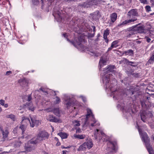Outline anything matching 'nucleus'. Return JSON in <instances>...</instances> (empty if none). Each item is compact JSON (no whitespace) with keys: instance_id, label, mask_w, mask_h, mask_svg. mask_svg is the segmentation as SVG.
<instances>
[{"instance_id":"12","label":"nucleus","mask_w":154,"mask_h":154,"mask_svg":"<svg viewBox=\"0 0 154 154\" xmlns=\"http://www.w3.org/2000/svg\"><path fill=\"white\" fill-rule=\"evenodd\" d=\"M83 38V37H82V38L81 37H79L78 38V41H76V43L74 42H73L70 41L68 39H67V40L69 41V42L74 46L77 47V46H81V42H82L84 40V39Z\"/></svg>"},{"instance_id":"8","label":"nucleus","mask_w":154,"mask_h":154,"mask_svg":"<svg viewBox=\"0 0 154 154\" xmlns=\"http://www.w3.org/2000/svg\"><path fill=\"white\" fill-rule=\"evenodd\" d=\"M128 17H129V20H134L136 19V21L137 20L135 17L138 16V14L137 9H132L130 10L127 14Z\"/></svg>"},{"instance_id":"20","label":"nucleus","mask_w":154,"mask_h":154,"mask_svg":"<svg viewBox=\"0 0 154 154\" xmlns=\"http://www.w3.org/2000/svg\"><path fill=\"white\" fill-rule=\"evenodd\" d=\"M84 144H85V145L86 148H88V149H90L93 146V143L91 139L89 140L87 142L84 143Z\"/></svg>"},{"instance_id":"1","label":"nucleus","mask_w":154,"mask_h":154,"mask_svg":"<svg viewBox=\"0 0 154 154\" xmlns=\"http://www.w3.org/2000/svg\"><path fill=\"white\" fill-rule=\"evenodd\" d=\"M114 68L115 66H114L109 65L108 67L104 68V70H103L104 73L102 75V78L103 82L106 85V87L107 88L108 87L112 93L115 92L116 93L114 94L113 97H115L117 98L118 97L117 96L118 92L116 93V91H117V89H119V88L116 84L115 79L113 81L114 82L111 83L110 86H109L108 84L110 80V77L112 75V74L109 73L112 72L114 71Z\"/></svg>"},{"instance_id":"19","label":"nucleus","mask_w":154,"mask_h":154,"mask_svg":"<svg viewBox=\"0 0 154 154\" xmlns=\"http://www.w3.org/2000/svg\"><path fill=\"white\" fill-rule=\"evenodd\" d=\"M140 116L141 118V119L144 122H146V119L147 118V113L144 111H143L140 112Z\"/></svg>"},{"instance_id":"46","label":"nucleus","mask_w":154,"mask_h":154,"mask_svg":"<svg viewBox=\"0 0 154 154\" xmlns=\"http://www.w3.org/2000/svg\"><path fill=\"white\" fill-rule=\"evenodd\" d=\"M2 152V151L0 149V154H5L6 153H8L11 152V151H10V150L9 151H4L3 152Z\"/></svg>"},{"instance_id":"44","label":"nucleus","mask_w":154,"mask_h":154,"mask_svg":"<svg viewBox=\"0 0 154 154\" xmlns=\"http://www.w3.org/2000/svg\"><path fill=\"white\" fill-rule=\"evenodd\" d=\"M32 99L31 97V94H29L28 95V98L27 100L28 101H30Z\"/></svg>"},{"instance_id":"11","label":"nucleus","mask_w":154,"mask_h":154,"mask_svg":"<svg viewBox=\"0 0 154 154\" xmlns=\"http://www.w3.org/2000/svg\"><path fill=\"white\" fill-rule=\"evenodd\" d=\"M0 130L2 131L3 138L5 139V138L7 137L9 133L8 128L6 127L4 129H3L2 127H0Z\"/></svg>"},{"instance_id":"62","label":"nucleus","mask_w":154,"mask_h":154,"mask_svg":"<svg viewBox=\"0 0 154 154\" xmlns=\"http://www.w3.org/2000/svg\"><path fill=\"white\" fill-rule=\"evenodd\" d=\"M149 114L150 117H151L153 116L151 112H149Z\"/></svg>"},{"instance_id":"53","label":"nucleus","mask_w":154,"mask_h":154,"mask_svg":"<svg viewBox=\"0 0 154 154\" xmlns=\"http://www.w3.org/2000/svg\"><path fill=\"white\" fill-rule=\"evenodd\" d=\"M94 33H89L88 35V36L89 37H92L94 36Z\"/></svg>"},{"instance_id":"36","label":"nucleus","mask_w":154,"mask_h":154,"mask_svg":"<svg viewBox=\"0 0 154 154\" xmlns=\"http://www.w3.org/2000/svg\"><path fill=\"white\" fill-rule=\"evenodd\" d=\"M120 63H124L128 64L129 61L126 58H123L122 60L120 61Z\"/></svg>"},{"instance_id":"33","label":"nucleus","mask_w":154,"mask_h":154,"mask_svg":"<svg viewBox=\"0 0 154 154\" xmlns=\"http://www.w3.org/2000/svg\"><path fill=\"white\" fill-rule=\"evenodd\" d=\"M119 42L118 40L115 41L112 43L111 45L114 48H116L118 46L117 44Z\"/></svg>"},{"instance_id":"50","label":"nucleus","mask_w":154,"mask_h":154,"mask_svg":"<svg viewBox=\"0 0 154 154\" xmlns=\"http://www.w3.org/2000/svg\"><path fill=\"white\" fill-rule=\"evenodd\" d=\"M45 111L47 112H51L53 111L52 109L49 108L46 109H45Z\"/></svg>"},{"instance_id":"29","label":"nucleus","mask_w":154,"mask_h":154,"mask_svg":"<svg viewBox=\"0 0 154 154\" xmlns=\"http://www.w3.org/2000/svg\"><path fill=\"white\" fill-rule=\"evenodd\" d=\"M141 105L142 108L144 109H146L147 108V106L145 103V101L144 100L140 101Z\"/></svg>"},{"instance_id":"45","label":"nucleus","mask_w":154,"mask_h":154,"mask_svg":"<svg viewBox=\"0 0 154 154\" xmlns=\"http://www.w3.org/2000/svg\"><path fill=\"white\" fill-rule=\"evenodd\" d=\"M140 2L144 4H148V2L147 0H139Z\"/></svg>"},{"instance_id":"60","label":"nucleus","mask_w":154,"mask_h":154,"mask_svg":"<svg viewBox=\"0 0 154 154\" xmlns=\"http://www.w3.org/2000/svg\"><path fill=\"white\" fill-rule=\"evenodd\" d=\"M63 36L65 37V38H67V35H66V33H63Z\"/></svg>"},{"instance_id":"28","label":"nucleus","mask_w":154,"mask_h":154,"mask_svg":"<svg viewBox=\"0 0 154 154\" xmlns=\"http://www.w3.org/2000/svg\"><path fill=\"white\" fill-rule=\"evenodd\" d=\"M58 134L60 136L62 139H65L67 137V135L65 133L60 132Z\"/></svg>"},{"instance_id":"27","label":"nucleus","mask_w":154,"mask_h":154,"mask_svg":"<svg viewBox=\"0 0 154 154\" xmlns=\"http://www.w3.org/2000/svg\"><path fill=\"white\" fill-rule=\"evenodd\" d=\"M26 126V124H22V123H21V125L20 127V128L22 131V134L24 132V131L25 130Z\"/></svg>"},{"instance_id":"54","label":"nucleus","mask_w":154,"mask_h":154,"mask_svg":"<svg viewBox=\"0 0 154 154\" xmlns=\"http://www.w3.org/2000/svg\"><path fill=\"white\" fill-rule=\"evenodd\" d=\"M130 63H131V64H135V63L134 62H131V61H129V62H128V65H130ZM130 65L131 66H135L134 65H132L131 64H130Z\"/></svg>"},{"instance_id":"51","label":"nucleus","mask_w":154,"mask_h":154,"mask_svg":"<svg viewBox=\"0 0 154 154\" xmlns=\"http://www.w3.org/2000/svg\"><path fill=\"white\" fill-rule=\"evenodd\" d=\"M134 76V77H138V76H139V74H138V73H133V75H132Z\"/></svg>"},{"instance_id":"18","label":"nucleus","mask_w":154,"mask_h":154,"mask_svg":"<svg viewBox=\"0 0 154 154\" xmlns=\"http://www.w3.org/2000/svg\"><path fill=\"white\" fill-rule=\"evenodd\" d=\"M18 82L23 86H27L28 84V81L25 79H21L19 80Z\"/></svg>"},{"instance_id":"9","label":"nucleus","mask_w":154,"mask_h":154,"mask_svg":"<svg viewBox=\"0 0 154 154\" xmlns=\"http://www.w3.org/2000/svg\"><path fill=\"white\" fill-rule=\"evenodd\" d=\"M108 145L109 146L108 147L107 150L108 151L107 153L108 154H111L113 151H115V146L114 144L112 142H109Z\"/></svg>"},{"instance_id":"55","label":"nucleus","mask_w":154,"mask_h":154,"mask_svg":"<svg viewBox=\"0 0 154 154\" xmlns=\"http://www.w3.org/2000/svg\"><path fill=\"white\" fill-rule=\"evenodd\" d=\"M12 72L11 71H7L6 73V75H10V74H11Z\"/></svg>"},{"instance_id":"40","label":"nucleus","mask_w":154,"mask_h":154,"mask_svg":"<svg viewBox=\"0 0 154 154\" xmlns=\"http://www.w3.org/2000/svg\"><path fill=\"white\" fill-rule=\"evenodd\" d=\"M56 100L55 102V103L57 104L60 103V99L58 97H56Z\"/></svg>"},{"instance_id":"35","label":"nucleus","mask_w":154,"mask_h":154,"mask_svg":"<svg viewBox=\"0 0 154 154\" xmlns=\"http://www.w3.org/2000/svg\"><path fill=\"white\" fill-rule=\"evenodd\" d=\"M73 123L74 126H79L80 125L79 123V121L76 120H75L73 121Z\"/></svg>"},{"instance_id":"24","label":"nucleus","mask_w":154,"mask_h":154,"mask_svg":"<svg viewBox=\"0 0 154 154\" xmlns=\"http://www.w3.org/2000/svg\"><path fill=\"white\" fill-rule=\"evenodd\" d=\"M21 143L19 141H15L12 143V146L15 148H18L20 147Z\"/></svg>"},{"instance_id":"43","label":"nucleus","mask_w":154,"mask_h":154,"mask_svg":"<svg viewBox=\"0 0 154 154\" xmlns=\"http://www.w3.org/2000/svg\"><path fill=\"white\" fill-rule=\"evenodd\" d=\"M109 34V31L108 29H106L103 35L107 36Z\"/></svg>"},{"instance_id":"10","label":"nucleus","mask_w":154,"mask_h":154,"mask_svg":"<svg viewBox=\"0 0 154 154\" xmlns=\"http://www.w3.org/2000/svg\"><path fill=\"white\" fill-rule=\"evenodd\" d=\"M23 108L24 109H27L32 112L34 110L35 108V107L32 103L31 102L26 103L24 104Z\"/></svg>"},{"instance_id":"41","label":"nucleus","mask_w":154,"mask_h":154,"mask_svg":"<svg viewBox=\"0 0 154 154\" xmlns=\"http://www.w3.org/2000/svg\"><path fill=\"white\" fill-rule=\"evenodd\" d=\"M145 8L147 12H149L151 11V7L147 5L145 7Z\"/></svg>"},{"instance_id":"42","label":"nucleus","mask_w":154,"mask_h":154,"mask_svg":"<svg viewBox=\"0 0 154 154\" xmlns=\"http://www.w3.org/2000/svg\"><path fill=\"white\" fill-rule=\"evenodd\" d=\"M134 71L133 70H131L129 71H126V73L128 75H133V74Z\"/></svg>"},{"instance_id":"57","label":"nucleus","mask_w":154,"mask_h":154,"mask_svg":"<svg viewBox=\"0 0 154 154\" xmlns=\"http://www.w3.org/2000/svg\"><path fill=\"white\" fill-rule=\"evenodd\" d=\"M81 97L84 102H85L86 101V99L85 97L83 96H81Z\"/></svg>"},{"instance_id":"13","label":"nucleus","mask_w":154,"mask_h":154,"mask_svg":"<svg viewBox=\"0 0 154 154\" xmlns=\"http://www.w3.org/2000/svg\"><path fill=\"white\" fill-rule=\"evenodd\" d=\"M46 119L50 122H59V120L53 115H49L47 116Z\"/></svg>"},{"instance_id":"58","label":"nucleus","mask_w":154,"mask_h":154,"mask_svg":"<svg viewBox=\"0 0 154 154\" xmlns=\"http://www.w3.org/2000/svg\"><path fill=\"white\" fill-rule=\"evenodd\" d=\"M81 132V130L80 128H78L76 130V133H80Z\"/></svg>"},{"instance_id":"14","label":"nucleus","mask_w":154,"mask_h":154,"mask_svg":"<svg viewBox=\"0 0 154 154\" xmlns=\"http://www.w3.org/2000/svg\"><path fill=\"white\" fill-rule=\"evenodd\" d=\"M93 0H88L86 2L84 3L80 6L84 8H88L94 5Z\"/></svg>"},{"instance_id":"30","label":"nucleus","mask_w":154,"mask_h":154,"mask_svg":"<svg viewBox=\"0 0 154 154\" xmlns=\"http://www.w3.org/2000/svg\"><path fill=\"white\" fill-rule=\"evenodd\" d=\"M85 144L84 143L82 145L80 146L79 148L77 150L79 151H84L86 149V147L85 146Z\"/></svg>"},{"instance_id":"47","label":"nucleus","mask_w":154,"mask_h":154,"mask_svg":"<svg viewBox=\"0 0 154 154\" xmlns=\"http://www.w3.org/2000/svg\"><path fill=\"white\" fill-rule=\"evenodd\" d=\"M103 38L105 40V42H106V43H108V39H107V35H103Z\"/></svg>"},{"instance_id":"7","label":"nucleus","mask_w":154,"mask_h":154,"mask_svg":"<svg viewBox=\"0 0 154 154\" xmlns=\"http://www.w3.org/2000/svg\"><path fill=\"white\" fill-rule=\"evenodd\" d=\"M64 100L65 105H66V107L68 109L72 105L76 103V100L73 98H71L69 96L65 97Z\"/></svg>"},{"instance_id":"3","label":"nucleus","mask_w":154,"mask_h":154,"mask_svg":"<svg viewBox=\"0 0 154 154\" xmlns=\"http://www.w3.org/2000/svg\"><path fill=\"white\" fill-rule=\"evenodd\" d=\"M86 119L85 120V125L86 126L88 124H90L91 126L93 127L97 125L99 126V124H96V122L94 116L92 115L91 111L90 109H88L87 114L86 115Z\"/></svg>"},{"instance_id":"37","label":"nucleus","mask_w":154,"mask_h":154,"mask_svg":"<svg viewBox=\"0 0 154 154\" xmlns=\"http://www.w3.org/2000/svg\"><path fill=\"white\" fill-rule=\"evenodd\" d=\"M32 1L33 4L35 5H37L39 4L38 0H32Z\"/></svg>"},{"instance_id":"49","label":"nucleus","mask_w":154,"mask_h":154,"mask_svg":"<svg viewBox=\"0 0 154 154\" xmlns=\"http://www.w3.org/2000/svg\"><path fill=\"white\" fill-rule=\"evenodd\" d=\"M5 101L3 100H0V104L2 106H4V105Z\"/></svg>"},{"instance_id":"39","label":"nucleus","mask_w":154,"mask_h":154,"mask_svg":"<svg viewBox=\"0 0 154 154\" xmlns=\"http://www.w3.org/2000/svg\"><path fill=\"white\" fill-rule=\"evenodd\" d=\"M127 29V31H129V32L135 31V26L130 27L128 29Z\"/></svg>"},{"instance_id":"21","label":"nucleus","mask_w":154,"mask_h":154,"mask_svg":"<svg viewBox=\"0 0 154 154\" xmlns=\"http://www.w3.org/2000/svg\"><path fill=\"white\" fill-rule=\"evenodd\" d=\"M21 123H22V124H25V123H26V124L27 125L29 123L31 125V122H30L29 118L23 117H22V120Z\"/></svg>"},{"instance_id":"64","label":"nucleus","mask_w":154,"mask_h":154,"mask_svg":"<svg viewBox=\"0 0 154 154\" xmlns=\"http://www.w3.org/2000/svg\"><path fill=\"white\" fill-rule=\"evenodd\" d=\"M66 151H63V154H66Z\"/></svg>"},{"instance_id":"6","label":"nucleus","mask_w":154,"mask_h":154,"mask_svg":"<svg viewBox=\"0 0 154 154\" xmlns=\"http://www.w3.org/2000/svg\"><path fill=\"white\" fill-rule=\"evenodd\" d=\"M135 31L137 33H144V34H148L150 36H151V33L149 29H145L143 26H135Z\"/></svg>"},{"instance_id":"61","label":"nucleus","mask_w":154,"mask_h":154,"mask_svg":"<svg viewBox=\"0 0 154 154\" xmlns=\"http://www.w3.org/2000/svg\"><path fill=\"white\" fill-rule=\"evenodd\" d=\"M4 107H5V108H7L8 107V104H4Z\"/></svg>"},{"instance_id":"17","label":"nucleus","mask_w":154,"mask_h":154,"mask_svg":"<svg viewBox=\"0 0 154 154\" xmlns=\"http://www.w3.org/2000/svg\"><path fill=\"white\" fill-rule=\"evenodd\" d=\"M106 60L105 57H101L100 59L99 65L100 67V69L104 65L106 64Z\"/></svg>"},{"instance_id":"2","label":"nucleus","mask_w":154,"mask_h":154,"mask_svg":"<svg viewBox=\"0 0 154 154\" xmlns=\"http://www.w3.org/2000/svg\"><path fill=\"white\" fill-rule=\"evenodd\" d=\"M140 134L141 135L142 140L145 143V145L149 154H152V149L150 146V139L146 132H143L140 129H138Z\"/></svg>"},{"instance_id":"31","label":"nucleus","mask_w":154,"mask_h":154,"mask_svg":"<svg viewBox=\"0 0 154 154\" xmlns=\"http://www.w3.org/2000/svg\"><path fill=\"white\" fill-rule=\"evenodd\" d=\"M133 54V51L129 49L127 51H124L123 52V54H125L126 55H128L129 54Z\"/></svg>"},{"instance_id":"59","label":"nucleus","mask_w":154,"mask_h":154,"mask_svg":"<svg viewBox=\"0 0 154 154\" xmlns=\"http://www.w3.org/2000/svg\"><path fill=\"white\" fill-rule=\"evenodd\" d=\"M114 48L111 45V47L110 48H109L108 49V51H110L113 48Z\"/></svg>"},{"instance_id":"5","label":"nucleus","mask_w":154,"mask_h":154,"mask_svg":"<svg viewBox=\"0 0 154 154\" xmlns=\"http://www.w3.org/2000/svg\"><path fill=\"white\" fill-rule=\"evenodd\" d=\"M37 143L34 139L29 141L27 143L25 144L24 148L25 150L23 152H29L32 151L35 149L33 145Z\"/></svg>"},{"instance_id":"56","label":"nucleus","mask_w":154,"mask_h":154,"mask_svg":"<svg viewBox=\"0 0 154 154\" xmlns=\"http://www.w3.org/2000/svg\"><path fill=\"white\" fill-rule=\"evenodd\" d=\"M150 3L152 6H154V0H150Z\"/></svg>"},{"instance_id":"22","label":"nucleus","mask_w":154,"mask_h":154,"mask_svg":"<svg viewBox=\"0 0 154 154\" xmlns=\"http://www.w3.org/2000/svg\"><path fill=\"white\" fill-rule=\"evenodd\" d=\"M117 17V14L116 13H114L111 14L110 15L111 21L113 23L116 20Z\"/></svg>"},{"instance_id":"15","label":"nucleus","mask_w":154,"mask_h":154,"mask_svg":"<svg viewBox=\"0 0 154 154\" xmlns=\"http://www.w3.org/2000/svg\"><path fill=\"white\" fill-rule=\"evenodd\" d=\"M136 19H134V20H127L123 21L122 23L119 24L117 26L119 27H122L124 25H126L127 24H129L131 22H133L136 21Z\"/></svg>"},{"instance_id":"4","label":"nucleus","mask_w":154,"mask_h":154,"mask_svg":"<svg viewBox=\"0 0 154 154\" xmlns=\"http://www.w3.org/2000/svg\"><path fill=\"white\" fill-rule=\"evenodd\" d=\"M49 134L45 131H40L38 134L36 138L34 140L37 143H40L43 140L48 139Z\"/></svg>"},{"instance_id":"16","label":"nucleus","mask_w":154,"mask_h":154,"mask_svg":"<svg viewBox=\"0 0 154 154\" xmlns=\"http://www.w3.org/2000/svg\"><path fill=\"white\" fill-rule=\"evenodd\" d=\"M31 123V126L32 128L34 127L35 125L38 126L40 122L39 120H36L35 118H32L30 117Z\"/></svg>"},{"instance_id":"32","label":"nucleus","mask_w":154,"mask_h":154,"mask_svg":"<svg viewBox=\"0 0 154 154\" xmlns=\"http://www.w3.org/2000/svg\"><path fill=\"white\" fill-rule=\"evenodd\" d=\"M137 34L136 32L135 31L129 32L127 34V37H130L131 36L134 35L135 34Z\"/></svg>"},{"instance_id":"38","label":"nucleus","mask_w":154,"mask_h":154,"mask_svg":"<svg viewBox=\"0 0 154 154\" xmlns=\"http://www.w3.org/2000/svg\"><path fill=\"white\" fill-rule=\"evenodd\" d=\"M94 5H97L100 4V0H93Z\"/></svg>"},{"instance_id":"23","label":"nucleus","mask_w":154,"mask_h":154,"mask_svg":"<svg viewBox=\"0 0 154 154\" xmlns=\"http://www.w3.org/2000/svg\"><path fill=\"white\" fill-rule=\"evenodd\" d=\"M73 137L76 138H78L80 139H82L85 138L86 136L85 134H74L73 135Z\"/></svg>"},{"instance_id":"52","label":"nucleus","mask_w":154,"mask_h":154,"mask_svg":"<svg viewBox=\"0 0 154 154\" xmlns=\"http://www.w3.org/2000/svg\"><path fill=\"white\" fill-rule=\"evenodd\" d=\"M96 131H97V132H95V134H94V135H95V137L96 138V139H97V134H98V131H99V129H96Z\"/></svg>"},{"instance_id":"63","label":"nucleus","mask_w":154,"mask_h":154,"mask_svg":"<svg viewBox=\"0 0 154 154\" xmlns=\"http://www.w3.org/2000/svg\"><path fill=\"white\" fill-rule=\"evenodd\" d=\"M42 154H48V153L46 152L45 151H43Z\"/></svg>"},{"instance_id":"48","label":"nucleus","mask_w":154,"mask_h":154,"mask_svg":"<svg viewBox=\"0 0 154 154\" xmlns=\"http://www.w3.org/2000/svg\"><path fill=\"white\" fill-rule=\"evenodd\" d=\"M145 38L146 39V40L148 42H149L151 41V39L148 37L147 36H146Z\"/></svg>"},{"instance_id":"34","label":"nucleus","mask_w":154,"mask_h":154,"mask_svg":"<svg viewBox=\"0 0 154 154\" xmlns=\"http://www.w3.org/2000/svg\"><path fill=\"white\" fill-rule=\"evenodd\" d=\"M7 117L11 119L12 120L14 121L15 120V116L13 114H11L7 116Z\"/></svg>"},{"instance_id":"25","label":"nucleus","mask_w":154,"mask_h":154,"mask_svg":"<svg viewBox=\"0 0 154 154\" xmlns=\"http://www.w3.org/2000/svg\"><path fill=\"white\" fill-rule=\"evenodd\" d=\"M154 62V52H153L152 56L146 63V64L149 65V64L152 63Z\"/></svg>"},{"instance_id":"26","label":"nucleus","mask_w":154,"mask_h":154,"mask_svg":"<svg viewBox=\"0 0 154 154\" xmlns=\"http://www.w3.org/2000/svg\"><path fill=\"white\" fill-rule=\"evenodd\" d=\"M54 113L57 116H59L60 113V110L59 108H54L53 110Z\"/></svg>"}]
</instances>
